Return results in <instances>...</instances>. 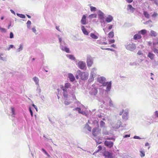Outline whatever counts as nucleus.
<instances>
[{
  "label": "nucleus",
  "instance_id": "obj_1",
  "mask_svg": "<svg viewBox=\"0 0 158 158\" xmlns=\"http://www.w3.org/2000/svg\"><path fill=\"white\" fill-rule=\"evenodd\" d=\"M98 81L102 84L103 86H106L105 91L106 92H109L111 89L112 83L111 81L106 82V78L104 77H99L97 79Z\"/></svg>",
  "mask_w": 158,
  "mask_h": 158
},
{
  "label": "nucleus",
  "instance_id": "obj_2",
  "mask_svg": "<svg viewBox=\"0 0 158 158\" xmlns=\"http://www.w3.org/2000/svg\"><path fill=\"white\" fill-rule=\"evenodd\" d=\"M76 100V101L75 102V103L77 104V106L78 107L73 109V110L78 111L79 114H81L84 115L87 117L88 114L85 111L86 108L85 106L81 104L79 101H77V100Z\"/></svg>",
  "mask_w": 158,
  "mask_h": 158
},
{
  "label": "nucleus",
  "instance_id": "obj_3",
  "mask_svg": "<svg viewBox=\"0 0 158 158\" xmlns=\"http://www.w3.org/2000/svg\"><path fill=\"white\" fill-rule=\"evenodd\" d=\"M75 76L77 79L80 77L82 80L85 81L88 78L89 73L86 72H82L78 70L76 73Z\"/></svg>",
  "mask_w": 158,
  "mask_h": 158
},
{
  "label": "nucleus",
  "instance_id": "obj_4",
  "mask_svg": "<svg viewBox=\"0 0 158 158\" xmlns=\"http://www.w3.org/2000/svg\"><path fill=\"white\" fill-rule=\"evenodd\" d=\"M71 84L69 83H65L64 86L62 85L61 86L60 88L62 89L63 91V95L64 98L66 99L68 97V91L67 89L70 88Z\"/></svg>",
  "mask_w": 158,
  "mask_h": 158
},
{
  "label": "nucleus",
  "instance_id": "obj_5",
  "mask_svg": "<svg viewBox=\"0 0 158 158\" xmlns=\"http://www.w3.org/2000/svg\"><path fill=\"white\" fill-rule=\"evenodd\" d=\"M125 47L127 50L131 52L135 50L136 48V45L134 43H127L125 45Z\"/></svg>",
  "mask_w": 158,
  "mask_h": 158
},
{
  "label": "nucleus",
  "instance_id": "obj_6",
  "mask_svg": "<svg viewBox=\"0 0 158 158\" xmlns=\"http://www.w3.org/2000/svg\"><path fill=\"white\" fill-rule=\"evenodd\" d=\"M60 47L62 51H64L67 53H70L69 49L67 47V44L65 42L62 43L61 44H60Z\"/></svg>",
  "mask_w": 158,
  "mask_h": 158
},
{
  "label": "nucleus",
  "instance_id": "obj_7",
  "mask_svg": "<svg viewBox=\"0 0 158 158\" xmlns=\"http://www.w3.org/2000/svg\"><path fill=\"white\" fill-rule=\"evenodd\" d=\"M98 14L99 18V19L100 20V22L101 24V25H102V24L103 23L104 24L105 23V22L104 21V16L105 15L104 14L101 10H99L98 12Z\"/></svg>",
  "mask_w": 158,
  "mask_h": 158
},
{
  "label": "nucleus",
  "instance_id": "obj_8",
  "mask_svg": "<svg viewBox=\"0 0 158 158\" xmlns=\"http://www.w3.org/2000/svg\"><path fill=\"white\" fill-rule=\"evenodd\" d=\"M68 91V97L70 95V94L72 97L73 99L74 100H76L75 94L77 93L76 92V88L75 87L71 89V90Z\"/></svg>",
  "mask_w": 158,
  "mask_h": 158
},
{
  "label": "nucleus",
  "instance_id": "obj_9",
  "mask_svg": "<svg viewBox=\"0 0 158 158\" xmlns=\"http://www.w3.org/2000/svg\"><path fill=\"white\" fill-rule=\"evenodd\" d=\"M93 58L89 55H87L86 59L87 65L88 67H90L93 64Z\"/></svg>",
  "mask_w": 158,
  "mask_h": 158
},
{
  "label": "nucleus",
  "instance_id": "obj_10",
  "mask_svg": "<svg viewBox=\"0 0 158 158\" xmlns=\"http://www.w3.org/2000/svg\"><path fill=\"white\" fill-rule=\"evenodd\" d=\"M158 40L157 42H153L152 46L151 49L155 53H158Z\"/></svg>",
  "mask_w": 158,
  "mask_h": 158
},
{
  "label": "nucleus",
  "instance_id": "obj_11",
  "mask_svg": "<svg viewBox=\"0 0 158 158\" xmlns=\"http://www.w3.org/2000/svg\"><path fill=\"white\" fill-rule=\"evenodd\" d=\"M91 88L89 91V94L91 95L96 96L98 92L97 88L96 87H94L93 85H92Z\"/></svg>",
  "mask_w": 158,
  "mask_h": 158
},
{
  "label": "nucleus",
  "instance_id": "obj_12",
  "mask_svg": "<svg viewBox=\"0 0 158 158\" xmlns=\"http://www.w3.org/2000/svg\"><path fill=\"white\" fill-rule=\"evenodd\" d=\"M78 67L81 69L83 70L86 66V64L85 62L79 61L77 64Z\"/></svg>",
  "mask_w": 158,
  "mask_h": 158
},
{
  "label": "nucleus",
  "instance_id": "obj_13",
  "mask_svg": "<svg viewBox=\"0 0 158 158\" xmlns=\"http://www.w3.org/2000/svg\"><path fill=\"white\" fill-rule=\"evenodd\" d=\"M104 143L105 146L110 148L113 147L114 144L112 142L107 140L105 141Z\"/></svg>",
  "mask_w": 158,
  "mask_h": 158
},
{
  "label": "nucleus",
  "instance_id": "obj_14",
  "mask_svg": "<svg viewBox=\"0 0 158 158\" xmlns=\"http://www.w3.org/2000/svg\"><path fill=\"white\" fill-rule=\"evenodd\" d=\"M122 123L120 120H118L117 123L113 126V127L115 129H118L120 127H123L122 126Z\"/></svg>",
  "mask_w": 158,
  "mask_h": 158
},
{
  "label": "nucleus",
  "instance_id": "obj_15",
  "mask_svg": "<svg viewBox=\"0 0 158 158\" xmlns=\"http://www.w3.org/2000/svg\"><path fill=\"white\" fill-rule=\"evenodd\" d=\"M113 19V16L110 15H108L105 18V21L107 23H110L111 22Z\"/></svg>",
  "mask_w": 158,
  "mask_h": 158
},
{
  "label": "nucleus",
  "instance_id": "obj_16",
  "mask_svg": "<svg viewBox=\"0 0 158 158\" xmlns=\"http://www.w3.org/2000/svg\"><path fill=\"white\" fill-rule=\"evenodd\" d=\"M147 56L151 60H153L154 59L155 55L154 54L151 52H149L147 54Z\"/></svg>",
  "mask_w": 158,
  "mask_h": 158
},
{
  "label": "nucleus",
  "instance_id": "obj_17",
  "mask_svg": "<svg viewBox=\"0 0 158 158\" xmlns=\"http://www.w3.org/2000/svg\"><path fill=\"white\" fill-rule=\"evenodd\" d=\"M98 128L97 127L94 128L92 131V134L94 136H96L98 134L99 132Z\"/></svg>",
  "mask_w": 158,
  "mask_h": 158
},
{
  "label": "nucleus",
  "instance_id": "obj_18",
  "mask_svg": "<svg viewBox=\"0 0 158 158\" xmlns=\"http://www.w3.org/2000/svg\"><path fill=\"white\" fill-rule=\"evenodd\" d=\"M68 77L71 82H73L75 80V78L74 76L71 73H68Z\"/></svg>",
  "mask_w": 158,
  "mask_h": 158
},
{
  "label": "nucleus",
  "instance_id": "obj_19",
  "mask_svg": "<svg viewBox=\"0 0 158 158\" xmlns=\"http://www.w3.org/2000/svg\"><path fill=\"white\" fill-rule=\"evenodd\" d=\"M104 155L106 157L109 158H112V157L111 153L108 152H105L104 153Z\"/></svg>",
  "mask_w": 158,
  "mask_h": 158
},
{
  "label": "nucleus",
  "instance_id": "obj_20",
  "mask_svg": "<svg viewBox=\"0 0 158 158\" xmlns=\"http://www.w3.org/2000/svg\"><path fill=\"white\" fill-rule=\"evenodd\" d=\"M142 38V36L138 33L135 35L133 36V39L135 40H137L141 39Z\"/></svg>",
  "mask_w": 158,
  "mask_h": 158
},
{
  "label": "nucleus",
  "instance_id": "obj_21",
  "mask_svg": "<svg viewBox=\"0 0 158 158\" xmlns=\"http://www.w3.org/2000/svg\"><path fill=\"white\" fill-rule=\"evenodd\" d=\"M97 69L95 68H94L91 69V72L90 74L91 76H93L96 77V72Z\"/></svg>",
  "mask_w": 158,
  "mask_h": 158
},
{
  "label": "nucleus",
  "instance_id": "obj_22",
  "mask_svg": "<svg viewBox=\"0 0 158 158\" xmlns=\"http://www.w3.org/2000/svg\"><path fill=\"white\" fill-rule=\"evenodd\" d=\"M107 101L109 102V106L111 107H114V105L113 103V102L111 101L110 98L107 97Z\"/></svg>",
  "mask_w": 158,
  "mask_h": 158
},
{
  "label": "nucleus",
  "instance_id": "obj_23",
  "mask_svg": "<svg viewBox=\"0 0 158 158\" xmlns=\"http://www.w3.org/2000/svg\"><path fill=\"white\" fill-rule=\"evenodd\" d=\"M86 17L85 15H84L82 18L81 22L82 24L85 25L86 24Z\"/></svg>",
  "mask_w": 158,
  "mask_h": 158
},
{
  "label": "nucleus",
  "instance_id": "obj_24",
  "mask_svg": "<svg viewBox=\"0 0 158 158\" xmlns=\"http://www.w3.org/2000/svg\"><path fill=\"white\" fill-rule=\"evenodd\" d=\"M158 33L156 31L153 30H151L150 31V35L152 37H156L158 35Z\"/></svg>",
  "mask_w": 158,
  "mask_h": 158
},
{
  "label": "nucleus",
  "instance_id": "obj_25",
  "mask_svg": "<svg viewBox=\"0 0 158 158\" xmlns=\"http://www.w3.org/2000/svg\"><path fill=\"white\" fill-rule=\"evenodd\" d=\"M81 29L84 34L86 35H88L89 32L86 30V29L84 26H81Z\"/></svg>",
  "mask_w": 158,
  "mask_h": 158
},
{
  "label": "nucleus",
  "instance_id": "obj_26",
  "mask_svg": "<svg viewBox=\"0 0 158 158\" xmlns=\"http://www.w3.org/2000/svg\"><path fill=\"white\" fill-rule=\"evenodd\" d=\"M123 119L125 121L128 119V113L127 112H124L123 115Z\"/></svg>",
  "mask_w": 158,
  "mask_h": 158
},
{
  "label": "nucleus",
  "instance_id": "obj_27",
  "mask_svg": "<svg viewBox=\"0 0 158 158\" xmlns=\"http://www.w3.org/2000/svg\"><path fill=\"white\" fill-rule=\"evenodd\" d=\"M158 121H157V119L156 118V117L155 118L152 117V118H151V120L149 122H148L149 124L147 123L148 124H150L151 123H152L154 122H157Z\"/></svg>",
  "mask_w": 158,
  "mask_h": 158
},
{
  "label": "nucleus",
  "instance_id": "obj_28",
  "mask_svg": "<svg viewBox=\"0 0 158 158\" xmlns=\"http://www.w3.org/2000/svg\"><path fill=\"white\" fill-rule=\"evenodd\" d=\"M90 36L93 39H97L98 38V36L93 33H91Z\"/></svg>",
  "mask_w": 158,
  "mask_h": 158
},
{
  "label": "nucleus",
  "instance_id": "obj_29",
  "mask_svg": "<svg viewBox=\"0 0 158 158\" xmlns=\"http://www.w3.org/2000/svg\"><path fill=\"white\" fill-rule=\"evenodd\" d=\"M66 56L70 59L75 60L76 59L73 56V55L71 54H67Z\"/></svg>",
  "mask_w": 158,
  "mask_h": 158
},
{
  "label": "nucleus",
  "instance_id": "obj_30",
  "mask_svg": "<svg viewBox=\"0 0 158 158\" xmlns=\"http://www.w3.org/2000/svg\"><path fill=\"white\" fill-rule=\"evenodd\" d=\"M147 32V31L145 29H143L138 31L139 34L143 35H145Z\"/></svg>",
  "mask_w": 158,
  "mask_h": 158
},
{
  "label": "nucleus",
  "instance_id": "obj_31",
  "mask_svg": "<svg viewBox=\"0 0 158 158\" xmlns=\"http://www.w3.org/2000/svg\"><path fill=\"white\" fill-rule=\"evenodd\" d=\"M23 49V44H20L19 47L16 50L17 52H19L22 51Z\"/></svg>",
  "mask_w": 158,
  "mask_h": 158
},
{
  "label": "nucleus",
  "instance_id": "obj_32",
  "mask_svg": "<svg viewBox=\"0 0 158 158\" xmlns=\"http://www.w3.org/2000/svg\"><path fill=\"white\" fill-rule=\"evenodd\" d=\"M33 80L34 82H35V84L38 86H39V80L38 77H33Z\"/></svg>",
  "mask_w": 158,
  "mask_h": 158
},
{
  "label": "nucleus",
  "instance_id": "obj_33",
  "mask_svg": "<svg viewBox=\"0 0 158 158\" xmlns=\"http://www.w3.org/2000/svg\"><path fill=\"white\" fill-rule=\"evenodd\" d=\"M143 14L145 17L147 19H149L150 18V15L148 12L145 11H144Z\"/></svg>",
  "mask_w": 158,
  "mask_h": 158
},
{
  "label": "nucleus",
  "instance_id": "obj_34",
  "mask_svg": "<svg viewBox=\"0 0 158 158\" xmlns=\"http://www.w3.org/2000/svg\"><path fill=\"white\" fill-rule=\"evenodd\" d=\"M85 128V129H87L88 131H90L91 130V127L89 126V124L88 123H86Z\"/></svg>",
  "mask_w": 158,
  "mask_h": 158
},
{
  "label": "nucleus",
  "instance_id": "obj_35",
  "mask_svg": "<svg viewBox=\"0 0 158 158\" xmlns=\"http://www.w3.org/2000/svg\"><path fill=\"white\" fill-rule=\"evenodd\" d=\"M139 152L140 153V156L141 157H143L145 156V152L143 150H141L139 151Z\"/></svg>",
  "mask_w": 158,
  "mask_h": 158
},
{
  "label": "nucleus",
  "instance_id": "obj_36",
  "mask_svg": "<svg viewBox=\"0 0 158 158\" xmlns=\"http://www.w3.org/2000/svg\"><path fill=\"white\" fill-rule=\"evenodd\" d=\"M95 77L93 76H91V75L90 74L89 78L88 80V82H90L94 81V78Z\"/></svg>",
  "mask_w": 158,
  "mask_h": 158
},
{
  "label": "nucleus",
  "instance_id": "obj_37",
  "mask_svg": "<svg viewBox=\"0 0 158 158\" xmlns=\"http://www.w3.org/2000/svg\"><path fill=\"white\" fill-rule=\"evenodd\" d=\"M108 37L109 38H112L114 36V32L113 31H111L108 34Z\"/></svg>",
  "mask_w": 158,
  "mask_h": 158
},
{
  "label": "nucleus",
  "instance_id": "obj_38",
  "mask_svg": "<svg viewBox=\"0 0 158 158\" xmlns=\"http://www.w3.org/2000/svg\"><path fill=\"white\" fill-rule=\"evenodd\" d=\"M69 98V97H67V98H66V99H64L65 100L64 101V103L65 105H68L69 104H70L71 102L70 101H67V98Z\"/></svg>",
  "mask_w": 158,
  "mask_h": 158
},
{
  "label": "nucleus",
  "instance_id": "obj_39",
  "mask_svg": "<svg viewBox=\"0 0 158 158\" xmlns=\"http://www.w3.org/2000/svg\"><path fill=\"white\" fill-rule=\"evenodd\" d=\"M16 14L18 16L21 18L24 19L26 17L23 14H20L19 13H17Z\"/></svg>",
  "mask_w": 158,
  "mask_h": 158
},
{
  "label": "nucleus",
  "instance_id": "obj_40",
  "mask_svg": "<svg viewBox=\"0 0 158 158\" xmlns=\"http://www.w3.org/2000/svg\"><path fill=\"white\" fill-rule=\"evenodd\" d=\"M36 90L37 92H38L39 95H40L41 92V89L40 88V87L39 85V86L37 85V89H36Z\"/></svg>",
  "mask_w": 158,
  "mask_h": 158
},
{
  "label": "nucleus",
  "instance_id": "obj_41",
  "mask_svg": "<svg viewBox=\"0 0 158 158\" xmlns=\"http://www.w3.org/2000/svg\"><path fill=\"white\" fill-rule=\"evenodd\" d=\"M105 126V123L102 121H101L100 122V126L101 127H104Z\"/></svg>",
  "mask_w": 158,
  "mask_h": 158
},
{
  "label": "nucleus",
  "instance_id": "obj_42",
  "mask_svg": "<svg viewBox=\"0 0 158 158\" xmlns=\"http://www.w3.org/2000/svg\"><path fill=\"white\" fill-rule=\"evenodd\" d=\"M31 22L30 21L28 20L27 21V27L28 28L30 29V25H31Z\"/></svg>",
  "mask_w": 158,
  "mask_h": 158
},
{
  "label": "nucleus",
  "instance_id": "obj_43",
  "mask_svg": "<svg viewBox=\"0 0 158 158\" xmlns=\"http://www.w3.org/2000/svg\"><path fill=\"white\" fill-rule=\"evenodd\" d=\"M11 113H12V116L13 117H14L15 115V110L14 108L13 107L11 108Z\"/></svg>",
  "mask_w": 158,
  "mask_h": 158
},
{
  "label": "nucleus",
  "instance_id": "obj_44",
  "mask_svg": "<svg viewBox=\"0 0 158 158\" xmlns=\"http://www.w3.org/2000/svg\"><path fill=\"white\" fill-rule=\"evenodd\" d=\"M89 17L91 18H95L96 17V15L95 14H92L89 16Z\"/></svg>",
  "mask_w": 158,
  "mask_h": 158
},
{
  "label": "nucleus",
  "instance_id": "obj_45",
  "mask_svg": "<svg viewBox=\"0 0 158 158\" xmlns=\"http://www.w3.org/2000/svg\"><path fill=\"white\" fill-rule=\"evenodd\" d=\"M90 10L91 11H94L96 10V8L94 7H93L92 6H90Z\"/></svg>",
  "mask_w": 158,
  "mask_h": 158
},
{
  "label": "nucleus",
  "instance_id": "obj_46",
  "mask_svg": "<svg viewBox=\"0 0 158 158\" xmlns=\"http://www.w3.org/2000/svg\"><path fill=\"white\" fill-rule=\"evenodd\" d=\"M103 134L105 135H108L109 134V132L105 129L103 130Z\"/></svg>",
  "mask_w": 158,
  "mask_h": 158
},
{
  "label": "nucleus",
  "instance_id": "obj_47",
  "mask_svg": "<svg viewBox=\"0 0 158 158\" xmlns=\"http://www.w3.org/2000/svg\"><path fill=\"white\" fill-rule=\"evenodd\" d=\"M59 36L58 35L59 40V43H60V44H61L62 43L65 42L64 41L62 40V38L60 37H59Z\"/></svg>",
  "mask_w": 158,
  "mask_h": 158
},
{
  "label": "nucleus",
  "instance_id": "obj_48",
  "mask_svg": "<svg viewBox=\"0 0 158 158\" xmlns=\"http://www.w3.org/2000/svg\"><path fill=\"white\" fill-rule=\"evenodd\" d=\"M158 15V14L156 12H154L153 14L152 15V17L153 18H156L157 17Z\"/></svg>",
  "mask_w": 158,
  "mask_h": 158
},
{
  "label": "nucleus",
  "instance_id": "obj_49",
  "mask_svg": "<svg viewBox=\"0 0 158 158\" xmlns=\"http://www.w3.org/2000/svg\"><path fill=\"white\" fill-rule=\"evenodd\" d=\"M152 1H153L157 6L158 7V0H149Z\"/></svg>",
  "mask_w": 158,
  "mask_h": 158
},
{
  "label": "nucleus",
  "instance_id": "obj_50",
  "mask_svg": "<svg viewBox=\"0 0 158 158\" xmlns=\"http://www.w3.org/2000/svg\"><path fill=\"white\" fill-rule=\"evenodd\" d=\"M15 48L14 45L11 44L10 45L9 47L7 48V50L8 51L10 50L11 48Z\"/></svg>",
  "mask_w": 158,
  "mask_h": 158
},
{
  "label": "nucleus",
  "instance_id": "obj_51",
  "mask_svg": "<svg viewBox=\"0 0 158 158\" xmlns=\"http://www.w3.org/2000/svg\"><path fill=\"white\" fill-rule=\"evenodd\" d=\"M137 54L139 55H143V52L141 50H139L137 53Z\"/></svg>",
  "mask_w": 158,
  "mask_h": 158
},
{
  "label": "nucleus",
  "instance_id": "obj_52",
  "mask_svg": "<svg viewBox=\"0 0 158 158\" xmlns=\"http://www.w3.org/2000/svg\"><path fill=\"white\" fill-rule=\"evenodd\" d=\"M153 60V64L155 65H158V61H157L155 60Z\"/></svg>",
  "mask_w": 158,
  "mask_h": 158
},
{
  "label": "nucleus",
  "instance_id": "obj_53",
  "mask_svg": "<svg viewBox=\"0 0 158 158\" xmlns=\"http://www.w3.org/2000/svg\"><path fill=\"white\" fill-rule=\"evenodd\" d=\"M29 111L31 114V117H33V113L32 110L31 109V107H29Z\"/></svg>",
  "mask_w": 158,
  "mask_h": 158
},
{
  "label": "nucleus",
  "instance_id": "obj_54",
  "mask_svg": "<svg viewBox=\"0 0 158 158\" xmlns=\"http://www.w3.org/2000/svg\"><path fill=\"white\" fill-rule=\"evenodd\" d=\"M115 40L114 39H110L109 40V42L110 44L113 43L114 42Z\"/></svg>",
  "mask_w": 158,
  "mask_h": 158
},
{
  "label": "nucleus",
  "instance_id": "obj_55",
  "mask_svg": "<svg viewBox=\"0 0 158 158\" xmlns=\"http://www.w3.org/2000/svg\"><path fill=\"white\" fill-rule=\"evenodd\" d=\"M14 37V34L12 32H10V38L12 39Z\"/></svg>",
  "mask_w": 158,
  "mask_h": 158
},
{
  "label": "nucleus",
  "instance_id": "obj_56",
  "mask_svg": "<svg viewBox=\"0 0 158 158\" xmlns=\"http://www.w3.org/2000/svg\"><path fill=\"white\" fill-rule=\"evenodd\" d=\"M129 65L131 66L136 65L137 64L135 62H131Z\"/></svg>",
  "mask_w": 158,
  "mask_h": 158
},
{
  "label": "nucleus",
  "instance_id": "obj_57",
  "mask_svg": "<svg viewBox=\"0 0 158 158\" xmlns=\"http://www.w3.org/2000/svg\"><path fill=\"white\" fill-rule=\"evenodd\" d=\"M132 7H133L131 5H129L127 6V10H131V9H132Z\"/></svg>",
  "mask_w": 158,
  "mask_h": 158
},
{
  "label": "nucleus",
  "instance_id": "obj_58",
  "mask_svg": "<svg viewBox=\"0 0 158 158\" xmlns=\"http://www.w3.org/2000/svg\"><path fill=\"white\" fill-rule=\"evenodd\" d=\"M42 151L46 155H47L48 154V153L47 152L44 148H42Z\"/></svg>",
  "mask_w": 158,
  "mask_h": 158
},
{
  "label": "nucleus",
  "instance_id": "obj_59",
  "mask_svg": "<svg viewBox=\"0 0 158 158\" xmlns=\"http://www.w3.org/2000/svg\"><path fill=\"white\" fill-rule=\"evenodd\" d=\"M133 138L134 139H141V138H140L139 137L137 136H134L133 137Z\"/></svg>",
  "mask_w": 158,
  "mask_h": 158
},
{
  "label": "nucleus",
  "instance_id": "obj_60",
  "mask_svg": "<svg viewBox=\"0 0 158 158\" xmlns=\"http://www.w3.org/2000/svg\"><path fill=\"white\" fill-rule=\"evenodd\" d=\"M98 149L97 151V152H98L99 151H100V150H102V146H101L99 145L98 146Z\"/></svg>",
  "mask_w": 158,
  "mask_h": 158
},
{
  "label": "nucleus",
  "instance_id": "obj_61",
  "mask_svg": "<svg viewBox=\"0 0 158 158\" xmlns=\"http://www.w3.org/2000/svg\"><path fill=\"white\" fill-rule=\"evenodd\" d=\"M106 139L107 140H114V141H115V139L113 138V137H111V138H106Z\"/></svg>",
  "mask_w": 158,
  "mask_h": 158
},
{
  "label": "nucleus",
  "instance_id": "obj_62",
  "mask_svg": "<svg viewBox=\"0 0 158 158\" xmlns=\"http://www.w3.org/2000/svg\"><path fill=\"white\" fill-rule=\"evenodd\" d=\"M155 115L156 117L158 118V111L156 110L155 112Z\"/></svg>",
  "mask_w": 158,
  "mask_h": 158
},
{
  "label": "nucleus",
  "instance_id": "obj_63",
  "mask_svg": "<svg viewBox=\"0 0 158 158\" xmlns=\"http://www.w3.org/2000/svg\"><path fill=\"white\" fill-rule=\"evenodd\" d=\"M32 31L35 33L36 32V30L35 27H33L32 28Z\"/></svg>",
  "mask_w": 158,
  "mask_h": 158
},
{
  "label": "nucleus",
  "instance_id": "obj_64",
  "mask_svg": "<svg viewBox=\"0 0 158 158\" xmlns=\"http://www.w3.org/2000/svg\"><path fill=\"white\" fill-rule=\"evenodd\" d=\"M2 32H6V29L4 28H1L0 30Z\"/></svg>",
  "mask_w": 158,
  "mask_h": 158
}]
</instances>
